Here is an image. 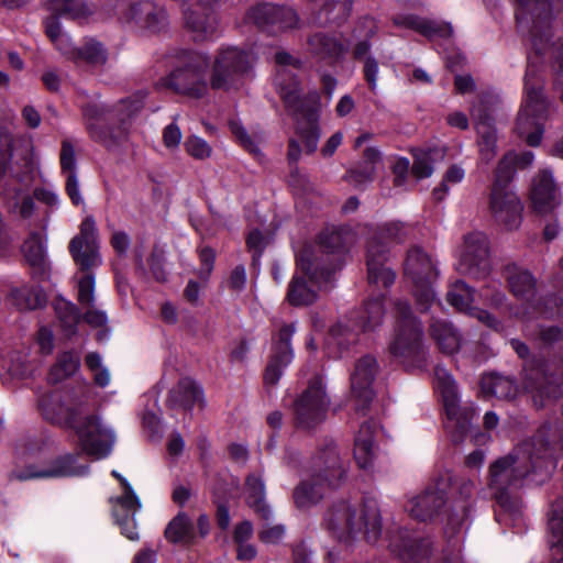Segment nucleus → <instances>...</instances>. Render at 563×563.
<instances>
[{"label": "nucleus", "mask_w": 563, "mask_h": 563, "mask_svg": "<svg viewBox=\"0 0 563 563\" xmlns=\"http://www.w3.org/2000/svg\"><path fill=\"white\" fill-rule=\"evenodd\" d=\"M551 428H542L530 440L520 443L511 453L489 466L488 486L505 510H516L517 500L509 494L530 474L549 476L563 451V440L556 441Z\"/></svg>", "instance_id": "1"}, {"label": "nucleus", "mask_w": 563, "mask_h": 563, "mask_svg": "<svg viewBox=\"0 0 563 563\" xmlns=\"http://www.w3.org/2000/svg\"><path fill=\"white\" fill-rule=\"evenodd\" d=\"M40 409L46 420L73 428L86 454L100 460L111 453L115 434L99 416H82L80 408L65 407L55 396L43 397L40 400Z\"/></svg>", "instance_id": "2"}, {"label": "nucleus", "mask_w": 563, "mask_h": 563, "mask_svg": "<svg viewBox=\"0 0 563 563\" xmlns=\"http://www.w3.org/2000/svg\"><path fill=\"white\" fill-rule=\"evenodd\" d=\"M145 96L139 91L113 104H87L84 117L91 139L108 148L124 143L129 136L128 122L142 109Z\"/></svg>", "instance_id": "3"}, {"label": "nucleus", "mask_w": 563, "mask_h": 563, "mask_svg": "<svg viewBox=\"0 0 563 563\" xmlns=\"http://www.w3.org/2000/svg\"><path fill=\"white\" fill-rule=\"evenodd\" d=\"M346 477V467L333 443L320 449L312 459L307 478L294 489L297 508L306 509L318 504L330 488L338 487Z\"/></svg>", "instance_id": "4"}, {"label": "nucleus", "mask_w": 563, "mask_h": 563, "mask_svg": "<svg viewBox=\"0 0 563 563\" xmlns=\"http://www.w3.org/2000/svg\"><path fill=\"white\" fill-rule=\"evenodd\" d=\"M324 526L340 541H349L362 532L375 541L380 534L378 510L349 500L336 501L328 509Z\"/></svg>", "instance_id": "5"}, {"label": "nucleus", "mask_w": 563, "mask_h": 563, "mask_svg": "<svg viewBox=\"0 0 563 563\" xmlns=\"http://www.w3.org/2000/svg\"><path fill=\"white\" fill-rule=\"evenodd\" d=\"M525 93V103L518 113L516 130L530 146H538L543 136L544 122L551 118L554 108L543 96L537 69L532 66L526 71Z\"/></svg>", "instance_id": "6"}, {"label": "nucleus", "mask_w": 563, "mask_h": 563, "mask_svg": "<svg viewBox=\"0 0 563 563\" xmlns=\"http://www.w3.org/2000/svg\"><path fill=\"white\" fill-rule=\"evenodd\" d=\"M407 236V229L400 222H387L377 227L367 241L366 264L369 284L389 287L396 274L385 264L389 258V246L400 243Z\"/></svg>", "instance_id": "7"}, {"label": "nucleus", "mask_w": 563, "mask_h": 563, "mask_svg": "<svg viewBox=\"0 0 563 563\" xmlns=\"http://www.w3.org/2000/svg\"><path fill=\"white\" fill-rule=\"evenodd\" d=\"M405 275L412 283V294L421 312L441 308V302L433 290V283L439 276L437 262L424 250L413 246L407 252Z\"/></svg>", "instance_id": "8"}, {"label": "nucleus", "mask_w": 563, "mask_h": 563, "mask_svg": "<svg viewBox=\"0 0 563 563\" xmlns=\"http://www.w3.org/2000/svg\"><path fill=\"white\" fill-rule=\"evenodd\" d=\"M395 328L389 351L402 362L417 357L422 351L423 329L407 300L395 302Z\"/></svg>", "instance_id": "9"}, {"label": "nucleus", "mask_w": 563, "mask_h": 563, "mask_svg": "<svg viewBox=\"0 0 563 563\" xmlns=\"http://www.w3.org/2000/svg\"><path fill=\"white\" fill-rule=\"evenodd\" d=\"M435 386L443 398L448 417L446 428L452 433L453 441L461 442L476 413L475 408L460 405L456 383L443 367L435 368Z\"/></svg>", "instance_id": "10"}, {"label": "nucleus", "mask_w": 563, "mask_h": 563, "mask_svg": "<svg viewBox=\"0 0 563 563\" xmlns=\"http://www.w3.org/2000/svg\"><path fill=\"white\" fill-rule=\"evenodd\" d=\"M253 62L250 52L235 46L221 47L212 64L210 87L216 90H230L236 87Z\"/></svg>", "instance_id": "11"}, {"label": "nucleus", "mask_w": 563, "mask_h": 563, "mask_svg": "<svg viewBox=\"0 0 563 563\" xmlns=\"http://www.w3.org/2000/svg\"><path fill=\"white\" fill-rule=\"evenodd\" d=\"M330 273L318 271L310 254L305 251L297 260V271L289 284L287 299L292 306L311 305L317 299V290L322 280L328 282Z\"/></svg>", "instance_id": "12"}, {"label": "nucleus", "mask_w": 563, "mask_h": 563, "mask_svg": "<svg viewBox=\"0 0 563 563\" xmlns=\"http://www.w3.org/2000/svg\"><path fill=\"white\" fill-rule=\"evenodd\" d=\"M330 399L321 377H313L308 387L295 401V421L301 430H312L325 419Z\"/></svg>", "instance_id": "13"}, {"label": "nucleus", "mask_w": 563, "mask_h": 563, "mask_svg": "<svg viewBox=\"0 0 563 563\" xmlns=\"http://www.w3.org/2000/svg\"><path fill=\"white\" fill-rule=\"evenodd\" d=\"M209 65L206 55L195 53L184 67L176 68L164 79V85L177 93L201 98L208 91L205 73Z\"/></svg>", "instance_id": "14"}, {"label": "nucleus", "mask_w": 563, "mask_h": 563, "mask_svg": "<svg viewBox=\"0 0 563 563\" xmlns=\"http://www.w3.org/2000/svg\"><path fill=\"white\" fill-rule=\"evenodd\" d=\"M249 23L268 33H283L300 27V19L295 9L272 3L257 4L245 15Z\"/></svg>", "instance_id": "15"}, {"label": "nucleus", "mask_w": 563, "mask_h": 563, "mask_svg": "<svg viewBox=\"0 0 563 563\" xmlns=\"http://www.w3.org/2000/svg\"><path fill=\"white\" fill-rule=\"evenodd\" d=\"M489 263L487 236L482 232L466 234L459 251L457 271L481 278L488 274Z\"/></svg>", "instance_id": "16"}, {"label": "nucleus", "mask_w": 563, "mask_h": 563, "mask_svg": "<svg viewBox=\"0 0 563 563\" xmlns=\"http://www.w3.org/2000/svg\"><path fill=\"white\" fill-rule=\"evenodd\" d=\"M69 253L76 265L85 273L102 264L93 217L88 216L82 220L79 233L70 240Z\"/></svg>", "instance_id": "17"}, {"label": "nucleus", "mask_w": 563, "mask_h": 563, "mask_svg": "<svg viewBox=\"0 0 563 563\" xmlns=\"http://www.w3.org/2000/svg\"><path fill=\"white\" fill-rule=\"evenodd\" d=\"M488 210L495 222L507 230L518 229L521 224L523 205L508 186L493 184Z\"/></svg>", "instance_id": "18"}, {"label": "nucleus", "mask_w": 563, "mask_h": 563, "mask_svg": "<svg viewBox=\"0 0 563 563\" xmlns=\"http://www.w3.org/2000/svg\"><path fill=\"white\" fill-rule=\"evenodd\" d=\"M377 369L376 360L373 356L365 355L356 361L351 372V398L356 412L365 415L374 399L373 382Z\"/></svg>", "instance_id": "19"}, {"label": "nucleus", "mask_w": 563, "mask_h": 563, "mask_svg": "<svg viewBox=\"0 0 563 563\" xmlns=\"http://www.w3.org/2000/svg\"><path fill=\"white\" fill-rule=\"evenodd\" d=\"M531 208L541 217L553 216L562 205V194L550 169L539 170L532 179L530 195Z\"/></svg>", "instance_id": "20"}, {"label": "nucleus", "mask_w": 563, "mask_h": 563, "mask_svg": "<svg viewBox=\"0 0 563 563\" xmlns=\"http://www.w3.org/2000/svg\"><path fill=\"white\" fill-rule=\"evenodd\" d=\"M188 2L184 9V19L187 29L194 34L195 40L203 41L212 36L218 30L216 5L223 0H179Z\"/></svg>", "instance_id": "21"}, {"label": "nucleus", "mask_w": 563, "mask_h": 563, "mask_svg": "<svg viewBox=\"0 0 563 563\" xmlns=\"http://www.w3.org/2000/svg\"><path fill=\"white\" fill-rule=\"evenodd\" d=\"M275 62L279 67L275 79L276 86L285 107L288 111L298 112L300 110L299 103L303 98L300 95L298 81L287 73L286 67L299 69L301 60L285 51H280L275 54Z\"/></svg>", "instance_id": "22"}, {"label": "nucleus", "mask_w": 563, "mask_h": 563, "mask_svg": "<svg viewBox=\"0 0 563 563\" xmlns=\"http://www.w3.org/2000/svg\"><path fill=\"white\" fill-rule=\"evenodd\" d=\"M474 289L463 280H455L450 285L446 300L455 309L477 319L484 325L497 330L500 322L488 311L473 307Z\"/></svg>", "instance_id": "23"}, {"label": "nucleus", "mask_w": 563, "mask_h": 563, "mask_svg": "<svg viewBox=\"0 0 563 563\" xmlns=\"http://www.w3.org/2000/svg\"><path fill=\"white\" fill-rule=\"evenodd\" d=\"M294 333L295 327L292 324L280 328L265 369L264 382L266 385H276L283 375V369L291 363L294 354L290 347V339Z\"/></svg>", "instance_id": "24"}, {"label": "nucleus", "mask_w": 563, "mask_h": 563, "mask_svg": "<svg viewBox=\"0 0 563 563\" xmlns=\"http://www.w3.org/2000/svg\"><path fill=\"white\" fill-rule=\"evenodd\" d=\"M88 472V466L76 465V457L71 454L59 456L46 465H30L25 471L18 473L19 479L57 478L66 476H80Z\"/></svg>", "instance_id": "25"}, {"label": "nucleus", "mask_w": 563, "mask_h": 563, "mask_svg": "<svg viewBox=\"0 0 563 563\" xmlns=\"http://www.w3.org/2000/svg\"><path fill=\"white\" fill-rule=\"evenodd\" d=\"M376 430V423L367 420L361 424L355 434L353 454L360 468H371L377 457Z\"/></svg>", "instance_id": "26"}, {"label": "nucleus", "mask_w": 563, "mask_h": 563, "mask_svg": "<svg viewBox=\"0 0 563 563\" xmlns=\"http://www.w3.org/2000/svg\"><path fill=\"white\" fill-rule=\"evenodd\" d=\"M445 504V494L441 488H428L422 494L413 497L407 505L409 515L419 520L432 519Z\"/></svg>", "instance_id": "27"}, {"label": "nucleus", "mask_w": 563, "mask_h": 563, "mask_svg": "<svg viewBox=\"0 0 563 563\" xmlns=\"http://www.w3.org/2000/svg\"><path fill=\"white\" fill-rule=\"evenodd\" d=\"M25 262L34 274L44 275L49 268L46 253V238L37 232H32L22 245Z\"/></svg>", "instance_id": "28"}, {"label": "nucleus", "mask_w": 563, "mask_h": 563, "mask_svg": "<svg viewBox=\"0 0 563 563\" xmlns=\"http://www.w3.org/2000/svg\"><path fill=\"white\" fill-rule=\"evenodd\" d=\"M429 333L442 353L454 354L461 347L460 332L445 319L432 318Z\"/></svg>", "instance_id": "29"}, {"label": "nucleus", "mask_w": 563, "mask_h": 563, "mask_svg": "<svg viewBox=\"0 0 563 563\" xmlns=\"http://www.w3.org/2000/svg\"><path fill=\"white\" fill-rule=\"evenodd\" d=\"M526 389L532 395L534 405L544 407L549 401L559 396L558 386L542 371H531L527 374Z\"/></svg>", "instance_id": "30"}, {"label": "nucleus", "mask_w": 563, "mask_h": 563, "mask_svg": "<svg viewBox=\"0 0 563 563\" xmlns=\"http://www.w3.org/2000/svg\"><path fill=\"white\" fill-rule=\"evenodd\" d=\"M318 101L317 93H312L308 100L302 99L301 103H299L300 110L298 112L290 111L297 118L302 115L307 118V122L309 128L307 130H302L300 128L299 133L301 139L305 142V148L307 153L311 154L317 150L320 132L319 128L316 124V109L314 106Z\"/></svg>", "instance_id": "31"}, {"label": "nucleus", "mask_w": 563, "mask_h": 563, "mask_svg": "<svg viewBox=\"0 0 563 563\" xmlns=\"http://www.w3.org/2000/svg\"><path fill=\"white\" fill-rule=\"evenodd\" d=\"M393 21L397 26L415 30L428 37H449L452 35L450 24H440L412 14H397L393 18Z\"/></svg>", "instance_id": "32"}, {"label": "nucleus", "mask_w": 563, "mask_h": 563, "mask_svg": "<svg viewBox=\"0 0 563 563\" xmlns=\"http://www.w3.org/2000/svg\"><path fill=\"white\" fill-rule=\"evenodd\" d=\"M307 51L319 59H333L344 52V45L334 35L317 32L307 38Z\"/></svg>", "instance_id": "33"}, {"label": "nucleus", "mask_w": 563, "mask_h": 563, "mask_svg": "<svg viewBox=\"0 0 563 563\" xmlns=\"http://www.w3.org/2000/svg\"><path fill=\"white\" fill-rule=\"evenodd\" d=\"M504 277L510 291L517 298L529 299L534 294L536 279L527 269L516 264H508L504 268Z\"/></svg>", "instance_id": "34"}, {"label": "nucleus", "mask_w": 563, "mask_h": 563, "mask_svg": "<svg viewBox=\"0 0 563 563\" xmlns=\"http://www.w3.org/2000/svg\"><path fill=\"white\" fill-rule=\"evenodd\" d=\"M201 389L190 378H183L170 389L167 404L170 408L191 409L201 399Z\"/></svg>", "instance_id": "35"}, {"label": "nucleus", "mask_w": 563, "mask_h": 563, "mask_svg": "<svg viewBox=\"0 0 563 563\" xmlns=\"http://www.w3.org/2000/svg\"><path fill=\"white\" fill-rule=\"evenodd\" d=\"M246 503L264 520H269L272 511L265 503V484L262 476L251 474L245 482Z\"/></svg>", "instance_id": "36"}, {"label": "nucleus", "mask_w": 563, "mask_h": 563, "mask_svg": "<svg viewBox=\"0 0 563 563\" xmlns=\"http://www.w3.org/2000/svg\"><path fill=\"white\" fill-rule=\"evenodd\" d=\"M413 164L411 173L417 179L430 177L433 173V165L443 161L445 151L443 148H416L412 151Z\"/></svg>", "instance_id": "37"}, {"label": "nucleus", "mask_w": 563, "mask_h": 563, "mask_svg": "<svg viewBox=\"0 0 563 563\" xmlns=\"http://www.w3.org/2000/svg\"><path fill=\"white\" fill-rule=\"evenodd\" d=\"M133 10L139 22L151 32H159L167 25V14L162 7L152 2H144Z\"/></svg>", "instance_id": "38"}, {"label": "nucleus", "mask_w": 563, "mask_h": 563, "mask_svg": "<svg viewBox=\"0 0 563 563\" xmlns=\"http://www.w3.org/2000/svg\"><path fill=\"white\" fill-rule=\"evenodd\" d=\"M86 63L93 67L104 66L108 62V49L93 37L86 38L78 47L75 63Z\"/></svg>", "instance_id": "39"}, {"label": "nucleus", "mask_w": 563, "mask_h": 563, "mask_svg": "<svg viewBox=\"0 0 563 563\" xmlns=\"http://www.w3.org/2000/svg\"><path fill=\"white\" fill-rule=\"evenodd\" d=\"M165 538L172 543L189 544L195 539L194 525L185 512H179L166 527Z\"/></svg>", "instance_id": "40"}, {"label": "nucleus", "mask_w": 563, "mask_h": 563, "mask_svg": "<svg viewBox=\"0 0 563 563\" xmlns=\"http://www.w3.org/2000/svg\"><path fill=\"white\" fill-rule=\"evenodd\" d=\"M476 130L478 133L481 158L485 163H489L496 155V130L492 126L487 118H478Z\"/></svg>", "instance_id": "41"}, {"label": "nucleus", "mask_w": 563, "mask_h": 563, "mask_svg": "<svg viewBox=\"0 0 563 563\" xmlns=\"http://www.w3.org/2000/svg\"><path fill=\"white\" fill-rule=\"evenodd\" d=\"M482 390L500 399L514 398L517 394L515 383L505 376L490 374L482 378Z\"/></svg>", "instance_id": "42"}, {"label": "nucleus", "mask_w": 563, "mask_h": 563, "mask_svg": "<svg viewBox=\"0 0 563 563\" xmlns=\"http://www.w3.org/2000/svg\"><path fill=\"white\" fill-rule=\"evenodd\" d=\"M80 358L76 353L64 352L58 355L56 363L52 366L48 379L52 383L62 382L74 375L79 368Z\"/></svg>", "instance_id": "43"}, {"label": "nucleus", "mask_w": 563, "mask_h": 563, "mask_svg": "<svg viewBox=\"0 0 563 563\" xmlns=\"http://www.w3.org/2000/svg\"><path fill=\"white\" fill-rule=\"evenodd\" d=\"M385 314V308L380 298L367 301L361 312L357 325L361 330H373L380 325Z\"/></svg>", "instance_id": "44"}, {"label": "nucleus", "mask_w": 563, "mask_h": 563, "mask_svg": "<svg viewBox=\"0 0 563 563\" xmlns=\"http://www.w3.org/2000/svg\"><path fill=\"white\" fill-rule=\"evenodd\" d=\"M47 8L54 14L69 19H79L90 13L81 0H48Z\"/></svg>", "instance_id": "45"}, {"label": "nucleus", "mask_w": 563, "mask_h": 563, "mask_svg": "<svg viewBox=\"0 0 563 563\" xmlns=\"http://www.w3.org/2000/svg\"><path fill=\"white\" fill-rule=\"evenodd\" d=\"M350 10L351 4L347 1H327L319 16L314 19V23L323 24L338 22L343 20L350 13Z\"/></svg>", "instance_id": "46"}, {"label": "nucleus", "mask_w": 563, "mask_h": 563, "mask_svg": "<svg viewBox=\"0 0 563 563\" xmlns=\"http://www.w3.org/2000/svg\"><path fill=\"white\" fill-rule=\"evenodd\" d=\"M111 474L120 482L123 488V494L117 498V504H119L123 509H128L133 512L139 511L141 509V501L135 495L131 484L117 471H112Z\"/></svg>", "instance_id": "47"}, {"label": "nucleus", "mask_w": 563, "mask_h": 563, "mask_svg": "<svg viewBox=\"0 0 563 563\" xmlns=\"http://www.w3.org/2000/svg\"><path fill=\"white\" fill-rule=\"evenodd\" d=\"M137 511L133 512L128 509H123L119 504L114 508V517L121 527L122 533L130 540L134 541L139 539V532L136 530V522L134 516Z\"/></svg>", "instance_id": "48"}, {"label": "nucleus", "mask_w": 563, "mask_h": 563, "mask_svg": "<svg viewBox=\"0 0 563 563\" xmlns=\"http://www.w3.org/2000/svg\"><path fill=\"white\" fill-rule=\"evenodd\" d=\"M549 528L553 538L552 545L563 550V501H559L553 506Z\"/></svg>", "instance_id": "49"}, {"label": "nucleus", "mask_w": 563, "mask_h": 563, "mask_svg": "<svg viewBox=\"0 0 563 563\" xmlns=\"http://www.w3.org/2000/svg\"><path fill=\"white\" fill-rule=\"evenodd\" d=\"M516 161L517 155L515 153L509 152L505 154L504 157L498 163L495 174V180L493 184L508 186V183L512 179L516 170Z\"/></svg>", "instance_id": "50"}, {"label": "nucleus", "mask_w": 563, "mask_h": 563, "mask_svg": "<svg viewBox=\"0 0 563 563\" xmlns=\"http://www.w3.org/2000/svg\"><path fill=\"white\" fill-rule=\"evenodd\" d=\"M86 365L93 374L95 383L100 387H106L110 383V373L107 367L102 365L101 357L98 353H89L86 356Z\"/></svg>", "instance_id": "51"}, {"label": "nucleus", "mask_w": 563, "mask_h": 563, "mask_svg": "<svg viewBox=\"0 0 563 563\" xmlns=\"http://www.w3.org/2000/svg\"><path fill=\"white\" fill-rule=\"evenodd\" d=\"M95 276L86 273L78 280V301L84 307H92L95 302Z\"/></svg>", "instance_id": "52"}, {"label": "nucleus", "mask_w": 563, "mask_h": 563, "mask_svg": "<svg viewBox=\"0 0 563 563\" xmlns=\"http://www.w3.org/2000/svg\"><path fill=\"white\" fill-rule=\"evenodd\" d=\"M465 176V172L461 166L452 165L445 173L444 178L440 185V187L433 190L434 198L437 200H442L446 192L449 191V184H459L463 180Z\"/></svg>", "instance_id": "53"}, {"label": "nucleus", "mask_w": 563, "mask_h": 563, "mask_svg": "<svg viewBox=\"0 0 563 563\" xmlns=\"http://www.w3.org/2000/svg\"><path fill=\"white\" fill-rule=\"evenodd\" d=\"M186 152L196 159H206L212 153L211 146L201 137L192 135L185 141Z\"/></svg>", "instance_id": "54"}, {"label": "nucleus", "mask_w": 563, "mask_h": 563, "mask_svg": "<svg viewBox=\"0 0 563 563\" xmlns=\"http://www.w3.org/2000/svg\"><path fill=\"white\" fill-rule=\"evenodd\" d=\"M29 294L30 291L29 288L26 287L15 288L11 290V297L13 298L14 303L20 309H35L37 306L41 305L42 299L40 295L36 294L33 297H31Z\"/></svg>", "instance_id": "55"}, {"label": "nucleus", "mask_w": 563, "mask_h": 563, "mask_svg": "<svg viewBox=\"0 0 563 563\" xmlns=\"http://www.w3.org/2000/svg\"><path fill=\"white\" fill-rule=\"evenodd\" d=\"M375 175L373 166H364L363 164L355 169H351L346 174L347 181L354 187H361L373 180Z\"/></svg>", "instance_id": "56"}, {"label": "nucleus", "mask_w": 563, "mask_h": 563, "mask_svg": "<svg viewBox=\"0 0 563 563\" xmlns=\"http://www.w3.org/2000/svg\"><path fill=\"white\" fill-rule=\"evenodd\" d=\"M60 167L66 175L70 173H76V155H75V148L73 144L65 140L62 143V151H60Z\"/></svg>", "instance_id": "57"}, {"label": "nucleus", "mask_w": 563, "mask_h": 563, "mask_svg": "<svg viewBox=\"0 0 563 563\" xmlns=\"http://www.w3.org/2000/svg\"><path fill=\"white\" fill-rule=\"evenodd\" d=\"M404 555L408 554L411 559L427 556L429 553V543L416 537L408 541H404Z\"/></svg>", "instance_id": "58"}, {"label": "nucleus", "mask_w": 563, "mask_h": 563, "mask_svg": "<svg viewBox=\"0 0 563 563\" xmlns=\"http://www.w3.org/2000/svg\"><path fill=\"white\" fill-rule=\"evenodd\" d=\"M320 243L329 252H336L343 247L344 241L340 230H331L322 232L320 235Z\"/></svg>", "instance_id": "59"}, {"label": "nucleus", "mask_w": 563, "mask_h": 563, "mask_svg": "<svg viewBox=\"0 0 563 563\" xmlns=\"http://www.w3.org/2000/svg\"><path fill=\"white\" fill-rule=\"evenodd\" d=\"M64 307H65V313H62L59 309L57 310L59 319H60L64 328L69 333H74L76 325L79 321V312L73 303L65 302Z\"/></svg>", "instance_id": "60"}, {"label": "nucleus", "mask_w": 563, "mask_h": 563, "mask_svg": "<svg viewBox=\"0 0 563 563\" xmlns=\"http://www.w3.org/2000/svg\"><path fill=\"white\" fill-rule=\"evenodd\" d=\"M266 523L263 525L258 537L265 543H277L279 542L285 533V529L280 525L272 526L268 523V520H265Z\"/></svg>", "instance_id": "61"}, {"label": "nucleus", "mask_w": 563, "mask_h": 563, "mask_svg": "<svg viewBox=\"0 0 563 563\" xmlns=\"http://www.w3.org/2000/svg\"><path fill=\"white\" fill-rule=\"evenodd\" d=\"M230 129L232 131V133L238 137V140L241 142V144L251 153H253L254 155H257L260 153V150L258 147L256 146V144L252 141V139L247 135L246 131L244 130V128L235 122V121H232L230 122Z\"/></svg>", "instance_id": "62"}, {"label": "nucleus", "mask_w": 563, "mask_h": 563, "mask_svg": "<svg viewBox=\"0 0 563 563\" xmlns=\"http://www.w3.org/2000/svg\"><path fill=\"white\" fill-rule=\"evenodd\" d=\"M183 134L176 123L168 124L163 131V142L167 148H177L180 144Z\"/></svg>", "instance_id": "63"}, {"label": "nucleus", "mask_w": 563, "mask_h": 563, "mask_svg": "<svg viewBox=\"0 0 563 563\" xmlns=\"http://www.w3.org/2000/svg\"><path fill=\"white\" fill-rule=\"evenodd\" d=\"M331 335L340 346L356 341V332L342 323L332 329Z\"/></svg>", "instance_id": "64"}]
</instances>
